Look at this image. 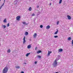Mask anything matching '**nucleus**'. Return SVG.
Here are the masks:
<instances>
[{
    "label": "nucleus",
    "mask_w": 73,
    "mask_h": 73,
    "mask_svg": "<svg viewBox=\"0 0 73 73\" xmlns=\"http://www.w3.org/2000/svg\"><path fill=\"white\" fill-rule=\"evenodd\" d=\"M8 68H7V67H5L3 69L2 71V73H7L8 72Z\"/></svg>",
    "instance_id": "nucleus-1"
},
{
    "label": "nucleus",
    "mask_w": 73,
    "mask_h": 73,
    "mask_svg": "<svg viewBox=\"0 0 73 73\" xmlns=\"http://www.w3.org/2000/svg\"><path fill=\"white\" fill-rule=\"evenodd\" d=\"M58 60H55V61L53 63V64L52 65H53V66L54 67H56V66H57V61Z\"/></svg>",
    "instance_id": "nucleus-2"
},
{
    "label": "nucleus",
    "mask_w": 73,
    "mask_h": 73,
    "mask_svg": "<svg viewBox=\"0 0 73 73\" xmlns=\"http://www.w3.org/2000/svg\"><path fill=\"white\" fill-rule=\"evenodd\" d=\"M23 44H24V43H25V42H26V40H25V36H24V38H23Z\"/></svg>",
    "instance_id": "nucleus-3"
},
{
    "label": "nucleus",
    "mask_w": 73,
    "mask_h": 73,
    "mask_svg": "<svg viewBox=\"0 0 73 73\" xmlns=\"http://www.w3.org/2000/svg\"><path fill=\"white\" fill-rule=\"evenodd\" d=\"M23 44H24V43H25V42H26V40H25V36H24V38H23Z\"/></svg>",
    "instance_id": "nucleus-4"
},
{
    "label": "nucleus",
    "mask_w": 73,
    "mask_h": 73,
    "mask_svg": "<svg viewBox=\"0 0 73 73\" xmlns=\"http://www.w3.org/2000/svg\"><path fill=\"white\" fill-rule=\"evenodd\" d=\"M20 17L18 16L16 18L17 20H18V21L20 20Z\"/></svg>",
    "instance_id": "nucleus-5"
},
{
    "label": "nucleus",
    "mask_w": 73,
    "mask_h": 73,
    "mask_svg": "<svg viewBox=\"0 0 73 73\" xmlns=\"http://www.w3.org/2000/svg\"><path fill=\"white\" fill-rule=\"evenodd\" d=\"M67 17L68 20H70L71 19V17L69 15H67Z\"/></svg>",
    "instance_id": "nucleus-6"
},
{
    "label": "nucleus",
    "mask_w": 73,
    "mask_h": 73,
    "mask_svg": "<svg viewBox=\"0 0 73 73\" xmlns=\"http://www.w3.org/2000/svg\"><path fill=\"white\" fill-rule=\"evenodd\" d=\"M41 50H39L37 52V53L38 54H39L40 53H41Z\"/></svg>",
    "instance_id": "nucleus-7"
},
{
    "label": "nucleus",
    "mask_w": 73,
    "mask_h": 73,
    "mask_svg": "<svg viewBox=\"0 0 73 73\" xmlns=\"http://www.w3.org/2000/svg\"><path fill=\"white\" fill-rule=\"evenodd\" d=\"M36 36H37V34L36 33H35L34 35H33L34 37V38H35V37H36Z\"/></svg>",
    "instance_id": "nucleus-8"
},
{
    "label": "nucleus",
    "mask_w": 73,
    "mask_h": 73,
    "mask_svg": "<svg viewBox=\"0 0 73 73\" xmlns=\"http://www.w3.org/2000/svg\"><path fill=\"white\" fill-rule=\"evenodd\" d=\"M58 32V30H57V31L54 33V35H56V34H57Z\"/></svg>",
    "instance_id": "nucleus-9"
},
{
    "label": "nucleus",
    "mask_w": 73,
    "mask_h": 73,
    "mask_svg": "<svg viewBox=\"0 0 73 73\" xmlns=\"http://www.w3.org/2000/svg\"><path fill=\"white\" fill-rule=\"evenodd\" d=\"M18 1L17 0H16L15 1H14V4L15 5H16V4H17V1Z\"/></svg>",
    "instance_id": "nucleus-10"
},
{
    "label": "nucleus",
    "mask_w": 73,
    "mask_h": 73,
    "mask_svg": "<svg viewBox=\"0 0 73 73\" xmlns=\"http://www.w3.org/2000/svg\"><path fill=\"white\" fill-rule=\"evenodd\" d=\"M31 48V45H29L27 46V48L28 49H29Z\"/></svg>",
    "instance_id": "nucleus-11"
},
{
    "label": "nucleus",
    "mask_w": 73,
    "mask_h": 73,
    "mask_svg": "<svg viewBox=\"0 0 73 73\" xmlns=\"http://www.w3.org/2000/svg\"><path fill=\"white\" fill-rule=\"evenodd\" d=\"M62 48H61L59 49V52H62Z\"/></svg>",
    "instance_id": "nucleus-12"
},
{
    "label": "nucleus",
    "mask_w": 73,
    "mask_h": 73,
    "mask_svg": "<svg viewBox=\"0 0 73 73\" xmlns=\"http://www.w3.org/2000/svg\"><path fill=\"white\" fill-rule=\"evenodd\" d=\"M48 55H50V53H52V51H48Z\"/></svg>",
    "instance_id": "nucleus-13"
},
{
    "label": "nucleus",
    "mask_w": 73,
    "mask_h": 73,
    "mask_svg": "<svg viewBox=\"0 0 73 73\" xmlns=\"http://www.w3.org/2000/svg\"><path fill=\"white\" fill-rule=\"evenodd\" d=\"M29 54H30V53H28L26 55V57H28V56Z\"/></svg>",
    "instance_id": "nucleus-14"
},
{
    "label": "nucleus",
    "mask_w": 73,
    "mask_h": 73,
    "mask_svg": "<svg viewBox=\"0 0 73 73\" xmlns=\"http://www.w3.org/2000/svg\"><path fill=\"white\" fill-rule=\"evenodd\" d=\"M2 27H3V28L4 29L5 28H6V26L2 25Z\"/></svg>",
    "instance_id": "nucleus-15"
},
{
    "label": "nucleus",
    "mask_w": 73,
    "mask_h": 73,
    "mask_svg": "<svg viewBox=\"0 0 73 73\" xmlns=\"http://www.w3.org/2000/svg\"><path fill=\"white\" fill-rule=\"evenodd\" d=\"M3 22L5 23L6 22H7V19H5V20H3Z\"/></svg>",
    "instance_id": "nucleus-16"
},
{
    "label": "nucleus",
    "mask_w": 73,
    "mask_h": 73,
    "mask_svg": "<svg viewBox=\"0 0 73 73\" xmlns=\"http://www.w3.org/2000/svg\"><path fill=\"white\" fill-rule=\"evenodd\" d=\"M50 28V26L48 25L46 27V29H49Z\"/></svg>",
    "instance_id": "nucleus-17"
},
{
    "label": "nucleus",
    "mask_w": 73,
    "mask_h": 73,
    "mask_svg": "<svg viewBox=\"0 0 73 73\" xmlns=\"http://www.w3.org/2000/svg\"><path fill=\"white\" fill-rule=\"evenodd\" d=\"M11 50L10 49H9L7 50L8 53H10L11 52Z\"/></svg>",
    "instance_id": "nucleus-18"
},
{
    "label": "nucleus",
    "mask_w": 73,
    "mask_h": 73,
    "mask_svg": "<svg viewBox=\"0 0 73 73\" xmlns=\"http://www.w3.org/2000/svg\"><path fill=\"white\" fill-rule=\"evenodd\" d=\"M15 68H16V69H19L20 67L19 66H15Z\"/></svg>",
    "instance_id": "nucleus-19"
},
{
    "label": "nucleus",
    "mask_w": 73,
    "mask_h": 73,
    "mask_svg": "<svg viewBox=\"0 0 73 73\" xmlns=\"http://www.w3.org/2000/svg\"><path fill=\"white\" fill-rule=\"evenodd\" d=\"M23 24H25V25H27V23H25V22H23Z\"/></svg>",
    "instance_id": "nucleus-20"
},
{
    "label": "nucleus",
    "mask_w": 73,
    "mask_h": 73,
    "mask_svg": "<svg viewBox=\"0 0 73 73\" xmlns=\"http://www.w3.org/2000/svg\"><path fill=\"white\" fill-rule=\"evenodd\" d=\"M62 3V0H60L59 2V4H61Z\"/></svg>",
    "instance_id": "nucleus-21"
},
{
    "label": "nucleus",
    "mask_w": 73,
    "mask_h": 73,
    "mask_svg": "<svg viewBox=\"0 0 73 73\" xmlns=\"http://www.w3.org/2000/svg\"><path fill=\"white\" fill-rule=\"evenodd\" d=\"M71 40V38L70 37H69L68 38V40L70 41Z\"/></svg>",
    "instance_id": "nucleus-22"
},
{
    "label": "nucleus",
    "mask_w": 73,
    "mask_h": 73,
    "mask_svg": "<svg viewBox=\"0 0 73 73\" xmlns=\"http://www.w3.org/2000/svg\"><path fill=\"white\" fill-rule=\"evenodd\" d=\"M25 35H28V32H26L25 33Z\"/></svg>",
    "instance_id": "nucleus-23"
},
{
    "label": "nucleus",
    "mask_w": 73,
    "mask_h": 73,
    "mask_svg": "<svg viewBox=\"0 0 73 73\" xmlns=\"http://www.w3.org/2000/svg\"><path fill=\"white\" fill-rule=\"evenodd\" d=\"M59 22H60V21H57V22L56 24L57 25H58V24H59Z\"/></svg>",
    "instance_id": "nucleus-24"
},
{
    "label": "nucleus",
    "mask_w": 73,
    "mask_h": 73,
    "mask_svg": "<svg viewBox=\"0 0 73 73\" xmlns=\"http://www.w3.org/2000/svg\"><path fill=\"white\" fill-rule=\"evenodd\" d=\"M31 7H30L29 8V11H31Z\"/></svg>",
    "instance_id": "nucleus-25"
},
{
    "label": "nucleus",
    "mask_w": 73,
    "mask_h": 73,
    "mask_svg": "<svg viewBox=\"0 0 73 73\" xmlns=\"http://www.w3.org/2000/svg\"><path fill=\"white\" fill-rule=\"evenodd\" d=\"M37 57H38L39 58H41V56H40L38 55Z\"/></svg>",
    "instance_id": "nucleus-26"
},
{
    "label": "nucleus",
    "mask_w": 73,
    "mask_h": 73,
    "mask_svg": "<svg viewBox=\"0 0 73 73\" xmlns=\"http://www.w3.org/2000/svg\"><path fill=\"white\" fill-rule=\"evenodd\" d=\"M57 37H58V36H54V38H57Z\"/></svg>",
    "instance_id": "nucleus-27"
},
{
    "label": "nucleus",
    "mask_w": 73,
    "mask_h": 73,
    "mask_svg": "<svg viewBox=\"0 0 73 73\" xmlns=\"http://www.w3.org/2000/svg\"><path fill=\"white\" fill-rule=\"evenodd\" d=\"M40 27L41 28H42L43 27V26H42V25H40Z\"/></svg>",
    "instance_id": "nucleus-28"
},
{
    "label": "nucleus",
    "mask_w": 73,
    "mask_h": 73,
    "mask_svg": "<svg viewBox=\"0 0 73 73\" xmlns=\"http://www.w3.org/2000/svg\"><path fill=\"white\" fill-rule=\"evenodd\" d=\"M4 3H3V4L2 5L1 7H2H2H3V6H4Z\"/></svg>",
    "instance_id": "nucleus-29"
},
{
    "label": "nucleus",
    "mask_w": 73,
    "mask_h": 73,
    "mask_svg": "<svg viewBox=\"0 0 73 73\" xmlns=\"http://www.w3.org/2000/svg\"><path fill=\"white\" fill-rule=\"evenodd\" d=\"M35 64H37V62L36 61L35 62Z\"/></svg>",
    "instance_id": "nucleus-30"
},
{
    "label": "nucleus",
    "mask_w": 73,
    "mask_h": 73,
    "mask_svg": "<svg viewBox=\"0 0 73 73\" xmlns=\"http://www.w3.org/2000/svg\"><path fill=\"white\" fill-rule=\"evenodd\" d=\"M9 23H8L7 25V27H9Z\"/></svg>",
    "instance_id": "nucleus-31"
},
{
    "label": "nucleus",
    "mask_w": 73,
    "mask_h": 73,
    "mask_svg": "<svg viewBox=\"0 0 73 73\" xmlns=\"http://www.w3.org/2000/svg\"><path fill=\"white\" fill-rule=\"evenodd\" d=\"M72 44H73V40H72Z\"/></svg>",
    "instance_id": "nucleus-32"
},
{
    "label": "nucleus",
    "mask_w": 73,
    "mask_h": 73,
    "mask_svg": "<svg viewBox=\"0 0 73 73\" xmlns=\"http://www.w3.org/2000/svg\"><path fill=\"white\" fill-rule=\"evenodd\" d=\"M32 15L33 16H35V14H33Z\"/></svg>",
    "instance_id": "nucleus-33"
},
{
    "label": "nucleus",
    "mask_w": 73,
    "mask_h": 73,
    "mask_svg": "<svg viewBox=\"0 0 73 73\" xmlns=\"http://www.w3.org/2000/svg\"><path fill=\"white\" fill-rule=\"evenodd\" d=\"M21 73H24V72H23V71H22L21 72Z\"/></svg>",
    "instance_id": "nucleus-34"
},
{
    "label": "nucleus",
    "mask_w": 73,
    "mask_h": 73,
    "mask_svg": "<svg viewBox=\"0 0 73 73\" xmlns=\"http://www.w3.org/2000/svg\"><path fill=\"white\" fill-rule=\"evenodd\" d=\"M1 8H2V6H1V7H0V9H1Z\"/></svg>",
    "instance_id": "nucleus-35"
},
{
    "label": "nucleus",
    "mask_w": 73,
    "mask_h": 73,
    "mask_svg": "<svg viewBox=\"0 0 73 73\" xmlns=\"http://www.w3.org/2000/svg\"><path fill=\"white\" fill-rule=\"evenodd\" d=\"M58 60H59V59H56V60H57V61H58Z\"/></svg>",
    "instance_id": "nucleus-36"
},
{
    "label": "nucleus",
    "mask_w": 73,
    "mask_h": 73,
    "mask_svg": "<svg viewBox=\"0 0 73 73\" xmlns=\"http://www.w3.org/2000/svg\"><path fill=\"white\" fill-rule=\"evenodd\" d=\"M39 7V6H37V8H38Z\"/></svg>",
    "instance_id": "nucleus-37"
},
{
    "label": "nucleus",
    "mask_w": 73,
    "mask_h": 73,
    "mask_svg": "<svg viewBox=\"0 0 73 73\" xmlns=\"http://www.w3.org/2000/svg\"><path fill=\"white\" fill-rule=\"evenodd\" d=\"M36 49H37V47H36L35 48V50H36Z\"/></svg>",
    "instance_id": "nucleus-38"
},
{
    "label": "nucleus",
    "mask_w": 73,
    "mask_h": 73,
    "mask_svg": "<svg viewBox=\"0 0 73 73\" xmlns=\"http://www.w3.org/2000/svg\"><path fill=\"white\" fill-rule=\"evenodd\" d=\"M5 0H4V3H5Z\"/></svg>",
    "instance_id": "nucleus-39"
},
{
    "label": "nucleus",
    "mask_w": 73,
    "mask_h": 73,
    "mask_svg": "<svg viewBox=\"0 0 73 73\" xmlns=\"http://www.w3.org/2000/svg\"><path fill=\"white\" fill-rule=\"evenodd\" d=\"M51 3H50V5H51Z\"/></svg>",
    "instance_id": "nucleus-40"
},
{
    "label": "nucleus",
    "mask_w": 73,
    "mask_h": 73,
    "mask_svg": "<svg viewBox=\"0 0 73 73\" xmlns=\"http://www.w3.org/2000/svg\"><path fill=\"white\" fill-rule=\"evenodd\" d=\"M24 64H26V63H25Z\"/></svg>",
    "instance_id": "nucleus-41"
},
{
    "label": "nucleus",
    "mask_w": 73,
    "mask_h": 73,
    "mask_svg": "<svg viewBox=\"0 0 73 73\" xmlns=\"http://www.w3.org/2000/svg\"><path fill=\"white\" fill-rule=\"evenodd\" d=\"M1 0H0V1H1Z\"/></svg>",
    "instance_id": "nucleus-42"
},
{
    "label": "nucleus",
    "mask_w": 73,
    "mask_h": 73,
    "mask_svg": "<svg viewBox=\"0 0 73 73\" xmlns=\"http://www.w3.org/2000/svg\"><path fill=\"white\" fill-rule=\"evenodd\" d=\"M51 0V1H52V0Z\"/></svg>",
    "instance_id": "nucleus-43"
}]
</instances>
